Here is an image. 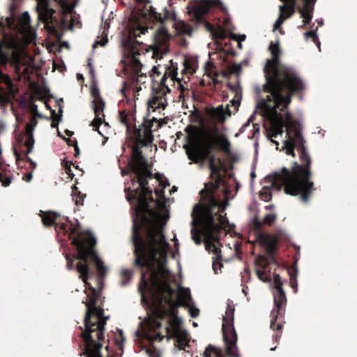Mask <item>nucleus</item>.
Instances as JSON below:
<instances>
[{"label":"nucleus","mask_w":357,"mask_h":357,"mask_svg":"<svg viewBox=\"0 0 357 357\" xmlns=\"http://www.w3.org/2000/svg\"><path fill=\"white\" fill-rule=\"evenodd\" d=\"M266 208H272V206H267Z\"/></svg>","instance_id":"nucleus-51"},{"label":"nucleus","mask_w":357,"mask_h":357,"mask_svg":"<svg viewBox=\"0 0 357 357\" xmlns=\"http://www.w3.org/2000/svg\"><path fill=\"white\" fill-rule=\"evenodd\" d=\"M30 162H31V164L32 165V167L33 168H36V163L32 160H30Z\"/></svg>","instance_id":"nucleus-44"},{"label":"nucleus","mask_w":357,"mask_h":357,"mask_svg":"<svg viewBox=\"0 0 357 357\" xmlns=\"http://www.w3.org/2000/svg\"><path fill=\"white\" fill-rule=\"evenodd\" d=\"M89 66H90V73L91 74V76L93 77L94 76V70L93 68L91 67V63H89Z\"/></svg>","instance_id":"nucleus-42"},{"label":"nucleus","mask_w":357,"mask_h":357,"mask_svg":"<svg viewBox=\"0 0 357 357\" xmlns=\"http://www.w3.org/2000/svg\"><path fill=\"white\" fill-rule=\"evenodd\" d=\"M213 34L218 38H224L226 36L225 31L221 28H218L217 30H215L213 32Z\"/></svg>","instance_id":"nucleus-34"},{"label":"nucleus","mask_w":357,"mask_h":357,"mask_svg":"<svg viewBox=\"0 0 357 357\" xmlns=\"http://www.w3.org/2000/svg\"><path fill=\"white\" fill-rule=\"evenodd\" d=\"M132 274V271L130 269H128V268L122 269L121 276L123 280L124 279L126 280V281L123 280L122 282L123 284H126L127 282L131 278Z\"/></svg>","instance_id":"nucleus-27"},{"label":"nucleus","mask_w":357,"mask_h":357,"mask_svg":"<svg viewBox=\"0 0 357 357\" xmlns=\"http://www.w3.org/2000/svg\"><path fill=\"white\" fill-rule=\"evenodd\" d=\"M305 36L306 39H309L310 38H312L313 39L314 42H316V40L317 39V35L316 32L314 31H312L310 32H306L305 33Z\"/></svg>","instance_id":"nucleus-36"},{"label":"nucleus","mask_w":357,"mask_h":357,"mask_svg":"<svg viewBox=\"0 0 357 357\" xmlns=\"http://www.w3.org/2000/svg\"><path fill=\"white\" fill-rule=\"evenodd\" d=\"M176 190H177V188H176L175 186H174V187L172 188V190H170V192H170V194H171V193H172V192H175V191H176Z\"/></svg>","instance_id":"nucleus-45"},{"label":"nucleus","mask_w":357,"mask_h":357,"mask_svg":"<svg viewBox=\"0 0 357 357\" xmlns=\"http://www.w3.org/2000/svg\"><path fill=\"white\" fill-rule=\"evenodd\" d=\"M193 326H197V323L194 322V323H193Z\"/></svg>","instance_id":"nucleus-52"},{"label":"nucleus","mask_w":357,"mask_h":357,"mask_svg":"<svg viewBox=\"0 0 357 357\" xmlns=\"http://www.w3.org/2000/svg\"><path fill=\"white\" fill-rule=\"evenodd\" d=\"M122 174H126V172H125V171H124V170H122Z\"/></svg>","instance_id":"nucleus-54"},{"label":"nucleus","mask_w":357,"mask_h":357,"mask_svg":"<svg viewBox=\"0 0 357 357\" xmlns=\"http://www.w3.org/2000/svg\"><path fill=\"white\" fill-rule=\"evenodd\" d=\"M234 38L236 40H238L239 42L243 41L245 39V35H235L234 36Z\"/></svg>","instance_id":"nucleus-39"},{"label":"nucleus","mask_w":357,"mask_h":357,"mask_svg":"<svg viewBox=\"0 0 357 357\" xmlns=\"http://www.w3.org/2000/svg\"><path fill=\"white\" fill-rule=\"evenodd\" d=\"M154 43L149 45L147 53L150 54L153 59H160L168 50V42L170 38L167 29L162 25L153 31Z\"/></svg>","instance_id":"nucleus-13"},{"label":"nucleus","mask_w":357,"mask_h":357,"mask_svg":"<svg viewBox=\"0 0 357 357\" xmlns=\"http://www.w3.org/2000/svg\"><path fill=\"white\" fill-rule=\"evenodd\" d=\"M188 308V312L190 314L191 317H196L198 316L199 313V310L195 306H194L192 303H190L189 305H185Z\"/></svg>","instance_id":"nucleus-28"},{"label":"nucleus","mask_w":357,"mask_h":357,"mask_svg":"<svg viewBox=\"0 0 357 357\" xmlns=\"http://www.w3.org/2000/svg\"><path fill=\"white\" fill-rule=\"evenodd\" d=\"M66 172H67L69 175H70V174H71V173H70V169H66Z\"/></svg>","instance_id":"nucleus-46"},{"label":"nucleus","mask_w":357,"mask_h":357,"mask_svg":"<svg viewBox=\"0 0 357 357\" xmlns=\"http://www.w3.org/2000/svg\"><path fill=\"white\" fill-rule=\"evenodd\" d=\"M36 125V120L34 117H32L30 121V123L26 125V132L32 133Z\"/></svg>","instance_id":"nucleus-33"},{"label":"nucleus","mask_w":357,"mask_h":357,"mask_svg":"<svg viewBox=\"0 0 357 357\" xmlns=\"http://www.w3.org/2000/svg\"><path fill=\"white\" fill-rule=\"evenodd\" d=\"M108 42L107 39V34L103 33L100 36H98L96 40L95 41L93 48L95 49L98 45H100L101 47H104Z\"/></svg>","instance_id":"nucleus-26"},{"label":"nucleus","mask_w":357,"mask_h":357,"mask_svg":"<svg viewBox=\"0 0 357 357\" xmlns=\"http://www.w3.org/2000/svg\"><path fill=\"white\" fill-rule=\"evenodd\" d=\"M274 280V301L278 308H280L282 305L286 302V296L284 291L282 289V282L280 277L275 275L273 278Z\"/></svg>","instance_id":"nucleus-18"},{"label":"nucleus","mask_w":357,"mask_h":357,"mask_svg":"<svg viewBox=\"0 0 357 357\" xmlns=\"http://www.w3.org/2000/svg\"><path fill=\"white\" fill-rule=\"evenodd\" d=\"M259 241L269 253L274 252L277 248L278 238L274 235L262 234L259 236Z\"/></svg>","instance_id":"nucleus-19"},{"label":"nucleus","mask_w":357,"mask_h":357,"mask_svg":"<svg viewBox=\"0 0 357 357\" xmlns=\"http://www.w3.org/2000/svg\"><path fill=\"white\" fill-rule=\"evenodd\" d=\"M91 95L93 100L91 102L92 108L94 112L95 118L91 123V126L93 127L94 130L102 136L105 139H107L106 135L109 132L110 126L109 123L105 121V102L100 96V92L97 89L91 90Z\"/></svg>","instance_id":"nucleus-11"},{"label":"nucleus","mask_w":357,"mask_h":357,"mask_svg":"<svg viewBox=\"0 0 357 357\" xmlns=\"http://www.w3.org/2000/svg\"><path fill=\"white\" fill-rule=\"evenodd\" d=\"M98 284H99V288H100V289H102V286H101V281H99V282H98Z\"/></svg>","instance_id":"nucleus-48"},{"label":"nucleus","mask_w":357,"mask_h":357,"mask_svg":"<svg viewBox=\"0 0 357 357\" xmlns=\"http://www.w3.org/2000/svg\"><path fill=\"white\" fill-rule=\"evenodd\" d=\"M32 174L31 173H29L27 174L26 175H25L23 178V179L24 181H26V182H29L31 179H32Z\"/></svg>","instance_id":"nucleus-40"},{"label":"nucleus","mask_w":357,"mask_h":357,"mask_svg":"<svg viewBox=\"0 0 357 357\" xmlns=\"http://www.w3.org/2000/svg\"><path fill=\"white\" fill-rule=\"evenodd\" d=\"M0 84H4L6 89L0 86V103L4 104L10 101L15 93V89L13 86V82L9 76L0 72Z\"/></svg>","instance_id":"nucleus-17"},{"label":"nucleus","mask_w":357,"mask_h":357,"mask_svg":"<svg viewBox=\"0 0 357 357\" xmlns=\"http://www.w3.org/2000/svg\"><path fill=\"white\" fill-rule=\"evenodd\" d=\"M254 115L255 114H252L250 116V117L249 118L248 121H247V123H245L241 128V132H243V130H245V128L247 126H249L250 124V122L252 121L253 118H254Z\"/></svg>","instance_id":"nucleus-37"},{"label":"nucleus","mask_w":357,"mask_h":357,"mask_svg":"<svg viewBox=\"0 0 357 357\" xmlns=\"http://www.w3.org/2000/svg\"><path fill=\"white\" fill-rule=\"evenodd\" d=\"M147 11L151 17L155 18L160 22L165 21L171 22L172 25L178 33H183L189 36L192 34V29L191 26L185 24L183 21L178 20L174 10L164 8L162 12L159 13L155 8L149 5Z\"/></svg>","instance_id":"nucleus-12"},{"label":"nucleus","mask_w":357,"mask_h":357,"mask_svg":"<svg viewBox=\"0 0 357 357\" xmlns=\"http://www.w3.org/2000/svg\"><path fill=\"white\" fill-rule=\"evenodd\" d=\"M251 176H252V178H255V172H252L251 173Z\"/></svg>","instance_id":"nucleus-47"},{"label":"nucleus","mask_w":357,"mask_h":357,"mask_svg":"<svg viewBox=\"0 0 357 357\" xmlns=\"http://www.w3.org/2000/svg\"><path fill=\"white\" fill-rule=\"evenodd\" d=\"M146 32H148L147 27L143 26L138 22L135 23L130 28L128 38L123 39L121 43L124 56L123 62L125 67L132 70L135 74L132 77V88L136 92L142 89L141 85L145 84L147 77L144 73H140L142 65L140 63L138 47L135 42L141 43L137 38L144 35Z\"/></svg>","instance_id":"nucleus-7"},{"label":"nucleus","mask_w":357,"mask_h":357,"mask_svg":"<svg viewBox=\"0 0 357 357\" xmlns=\"http://www.w3.org/2000/svg\"><path fill=\"white\" fill-rule=\"evenodd\" d=\"M269 50L272 58L267 60L264 66L266 79L264 91L269 95L266 98H257L256 109L268 121L267 137L278 146L276 139L282 137L285 127L286 139L283 140L282 149L287 155L294 156V149L298 148L300 158L304 164L294 167L291 172L284 168L267 180L272 183L271 189L280 191L284 186L286 194L301 195L302 200L307 202L313 186V183L309 180L311 160L303 145L300 124L287 112L291 101L290 92L303 89L304 84L294 70L280 63L281 50L278 42L271 43Z\"/></svg>","instance_id":"nucleus-2"},{"label":"nucleus","mask_w":357,"mask_h":357,"mask_svg":"<svg viewBox=\"0 0 357 357\" xmlns=\"http://www.w3.org/2000/svg\"><path fill=\"white\" fill-rule=\"evenodd\" d=\"M76 258L85 262V264L79 262L77 264V271L79 273V278L85 284V293L87 295V299L84 302L87 307L84 319V329L81 333L85 344V354L86 357H102L100 349L102 346L105 324L108 317L103 316L102 310L95 306L99 294L87 282L89 278V268L86 263L89 259L92 261L101 278L106 275L107 268L96 252H78Z\"/></svg>","instance_id":"nucleus-4"},{"label":"nucleus","mask_w":357,"mask_h":357,"mask_svg":"<svg viewBox=\"0 0 357 357\" xmlns=\"http://www.w3.org/2000/svg\"><path fill=\"white\" fill-rule=\"evenodd\" d=\"M257 274L259 278L263 282H266L269 279V277H268V274L266 273V269L257 270Z\"/></svg>","instance_id":"nucleus-31"},{"label":"nucleus","mask_w":357,"mask_h":357,"mask_svg":"<svg viewBox=\"0 0 357 357\" xmlns=\"http://www.w3.org/2000/svg\"><path fill=\"white\" fill-rule=\"evenodd\" d=\"M67 268L68 269H72L73 268V262L72 261L67 264Z\"/></svg>","instance_id":"nucleus-43"},{"label":"nucleus","mask_w":357,"mask_h":357,"mask_svg":"<svg viewBox=\"0 0 357 357\" xmlns=\"http://www.w3.org/2000/svg\"><path fill=\"white\" fill-rule=\"evenodd\" d=\"M260 197L264 202H268L271 200V195L269 189L264 188L260 193Z\"/></svg>","instance_id":"nucleus-29"},{"label":"nucleus","mask_w":357,"mask_h":357,"mask_svg":"<svg viewBox=\"0 0 357 357\" xmlns=\"http://www.w3.org/2000/svg\"><path fill=\"white\" fill-rule=\"evenodd\" d=\"M57 215L52 212H43L41 211V218L43 224L45 226H50L54 223L57 218Z\"/></svg>","instance_id":"nucleus-21"},{"label":"nucleus","mask_w":357,"mask_h":357,"mask_svg":"<svg viewBox=\"0 0 357 357\" xmlns=\"http://www.w3.org/2000/svg\"><path fill=\"white\" fill-rule=\"evenodd\" d=\"M234 307L228 304L225 314L222 315V333L225 350L229 357H240L238 351L237 334L234 328Z\"/></svg>","instance_id":"nucleus-10"},{"label":"nucleus","mask_w":357,"mask_h":357,"mask_svg":"<svg viewBox=\"0 0 357 357\" xmlns=\"http://www.w3.org/2000/svg\"><path fill=\"white\" fill-rule=\"evenodd\" d=\"M220 0H197L191 6L190 13H192L197 21L211 8L221 6Z\"/></svg>","instance_id":"nucleus-16"},{"label":"nucleus","mask_w":357,"mask_h":357,"mask_svg":"<svg viewBox=\"0 0 357 357\" xmlns=\"http://www.w3.org/2000/svg\"><path fill=\"white\" fill-rule=\"evenodd\" d=\"M129 165L137 178L132 180V186L126 188L128 200H137L132 233L136 264L147 267L149 272L142 274L140 291L174 292L169 286L170 273L165 267L169 245L162 231L169 211L161 199L169 183L160 174L152 178L137 145L132 147Z\"/></svg>","instance_id":"nucleus-1"},{"label":"nucleus","mask_w":357,"mask_h":357,"mask_svg":"<svg viewBox=\"0 0 357 357\" xmlns=\"http://www.w3.org/2000/svg\"><path fill=\"white\" fill-rule=\"evenodd\" d=\"M26 133H27V137H26V139L24 142V145L26 147V153H29L30 152H31V151L33 149V144H34V139H33V135L31 132H26Z\"/></svg>","instance_id":"nucleus-24"},{"label":"nucleus","mask_w":357,"mask_h":357,"mask_svg":"<svg viewBox=\"0 0 357 357\" xmlns=\"http://www.w3.org/2000/svg\"><path fill=\"white\" fill-rule=\"evenodd\" d=\"M292 287H293L294 289H295V288H296V285H294V284H292Z\"/></svg>","instance_id":"nucleus-53"},{"label":"nucleus","mask_w":357,"mask_h":357,"mask_svg":"<svg viewBox=\"0 0 357 357\" xmlns=\"http://www.w3.org/2000/svg\"><path fill=\"white\" fill-rule=\"evenodd\" d=\"M183 65H184L183 70L185 71L186 73H188L190 75L195 73L197 66V63L195 61H192L190 59H185L183 63Z\"/></svg>","instance_id":"nucleus-23"},{"label":"nucleus","mask_w":357,"mask_h":357,"mask_svg":"<svg viewBox=\"0 0 357 357\" xmlns=\"http://www.w3.org/2000/svg\"><path fill=\"white\" fill-rule=\"evenodd\" d=\"M77 75H78V77H79V78H81V79H82V78H83L82 75H79V74H78Z\"/></svg>","instance_id":"nucleus-50"},{"label":"nucleus","mask_w":357,"mask_h":357,"mask_svg":"<svg viewBox=\"0 0 357 357\" xmlns=\"http://www.w3.org/2000/svg\"><path fill=\"white\" fill-rule=\"evenodd\" d=\"M177 63L172 60H169L165 67H161L160 65L153 67L151 76L154 82L153 92L147 102L149 112L157 110L160 112L167 107L171 91L169 85L177 82L181 92L185 90L181 79L177 77Z\"/></svg>","instance_id":"nucleus-5"},{"label":"nucleus","mask_w":357,"mask_h":357,"mask_svg":"<svg viewBox=\"0 0 357 357\" xmlns=\"http://www.w3.org/2000/svg\"><path fill=\"white\" fill-rule=\"evenodd\" d=\"M4 45L8 49L13 50V52L9 57L0 47V64L6 65L9 62L18 74L20 73L21 67L24 66V71L27 72L28 68L33 66V59L25 51L20 38L7 37L4 39Z\"/></svg>","instance_id":"nucleus-8"},{"label":"nucleus","mask_w":357,"mask_h":357,"mask_svg":"<svg viewBox=\"0 0 357 357\" xmlns=\"http://www.w3.org/2000/svg\"><path fill=\"white\" fill-rule=\"evenodd\" d=\"M30 22L31 17L28 12L23 13L19 17L18 28L22 35V44L23 46L31 43L36 38V31L31 26Z\"/></svg>","instance_id":"nucleus-15"},{"label":"nucleus","mask_w":357,"mask_h":357,"mask_svg":"<svg viewBox=\"0 0 357 357\" xmlns=\"http://www.w3.org/2000/svg\"><path fill=\"white\" fill-rule=\"evenodd\" d=\"M187 143L183 146L190 160L197 162L204 160L214 144L227 150L229 143L223 134H214L211 130L197 127L189 128Z\"/></svg>","instance_id":"nucleus-6"},{"label":"nucleus","mask_w":357,"mask_h":357,"mask_svg":"<svg viewBox=\"0 0 357 357\" xmlns=\"http://www.w3.org/2000/svg\"><path fill=\"white\" fill-rule=\"evenodd\" d=\"M318 47H319V48L320 47V44H319V43H318Z\"/></svg>","instance_id":"nucleus-55"},{"label":"nucleus","mask_w":357,"mask_h":357,"mask_svg":"<svg viewBox=\"0 0 357 357\" xmlns=\"http://www.w3.org/2000/svg\"><path fill=\"white\" fill-rule=\"evenodd\" d=\"M275 218H276V215L275 213H268L267 215H265L264 218V222L266 225H271L275 220Z\"/></svg>","instance_id":"nucleus-30"},{"label":"nucleus","mask_w":357,"mask_h":357,"mask_svg":"<svg viewBox=\"0 0 357 357\" xmlns=\"http://www.w3.org/2000/svg\"><path fill=\"white\" fill-rule=\"evenodd\" d=\"M135 1L141 4H145L146 6V3L149 4V0H135Z\"/></svg>","instance_id":"nucleus-41"},{"label":"nucleus","mask_w":357,"mask_h":357,"mask_svg":"<svg viewBox=\"0 0 357 357\" xmlns=\"http://www.w3.org/2000/svg\"><path fill=\"white\" fill-rule=\"evenodd\" d=\"M209 166L211 176L215 183L206 184L205 188L200 192L201 201L195 206L192 211L193 227L191 233L192 238L196 244H199L203 237L206 250L213 252L218 259L220 257V251L217 231L218 229L230 228L231 225H229L225 213L228 205L227 201L220 204L213 197V190L218 188L221 180L222 163L220 160L211 157Z\"/></svg>","instance_id":"nucleus-3"},{"label":"nucleus","mask_w":357,"mask_h":357,"mask_svg":"<svg viewBox=\"0 0 357 357\" xmlns=\"http://www.w3.org/2000/svg\"><path fill=\"white\" fill-rule=\"evenodd\" d=\"M36 10L40 20L45 23H58L54 17V10L49 7V0H36ZM61 11V17L59 23H79L73 15L74 5L66 0H58Z\"/></svg>","instance_id":"nucleus-9"},{"label":"nucleus","mask_w":357,"mask_h":357,"mask_svg":"<svg viewBox=\"0 0 357 357\" xmlns=\"http://www.w3.org/2000/svg\"><path fill=\"white\" fill-rule=\"evenodd\" d=\"M129 115L125 112H122L119 114V121L121 123L128 126Z\"/></svg>","instance_id":"nucleus-32"},{"label":"nucleus","mask_w":357,"mask_h":357,"mask_svg":"<svg viewBox=\"0 0 357 357\" xmlns=\"http://www.w3.org/2000/svg\"><path fill=\"white\" fill-rule=\"evenodd\" d=\"M80 195H81V193L79 191H78L77 188L75 185H74L72 188L71 195L77 205L82 204V203H83L82 196L79 197V196Z\"/></svg>","instance_id":"nucleus-25"},{"label":"nucleus","mask_w":357,"mask_h":357,"mask_svg":"<svg viewBox=\"0 0 357 357\" xmlns=\"http://www.w3.org/2000/svg\"><path fill=\"white\" fill-rule=\"evenodd\" d=\"M190 289L188 288H180L176 294V302L181 305H187L192 303Z\"/></svg>","instance_id":"nucleus-20"},{"label":"nucleus","mask_w":357,"mask_h":357,"mask_svg":"<svg viewBox=\"0 0 357 357\" xmlns=\"http://www.w3.org/2000/svg\"><path fill=\"white\" fill-rule=\"evenodd\" d=\"M271 328L275 330V328L279 330L282 328V324L277 323V318H273L271 322Z\"/></svg>","instance_id":"nucleus-35"},{"label":"nucleus","mask_w":357,"mask_h":357,"mask_svg":"<svg viewBox=\"0 0 357 357\" xmlns=\"http://www.w3.org/2000/svg\"><path fill=\"white\" fill-rule=\"evenodd\" d=\"M213 267L215 272L217 273L218 269H220L221 264H220L218 262L214 261L213 264Z\"/></svg>","instance_id":"nucleus-38"},{"label":"nucleus","mask_w":357,"mask_h":357,"mask_svg":"<svg viewBox=\"0 0 357 357\" xmlns=\"http://www.w3.org/2000/svg\"><path fill=\"white\" fill-rule=\"evenodd\" d=\"M204 357H225L222 350L219 348H216L212 346L206 347Z\"/></svg>","instance_id":"nucleus-22"},{"label":"nucleus","mask_w":357,"mask_h":357,"mask_svg":"<svg viewBox=\"0 0 357 357\" xmlns=\"http://www.w3.org/2000/svg\"><path fill=\"white\" fill-rule=\"evenodd\" d=\"M318 23H319V25H322L323 24V21L321 20V21L318 22Z\"/></svg>","instance_id":"nucleus-49"},{"label":"nucleus","mask_w":357,"mask_h":357,"mask_svg":"<svg viewBox=\"0 0 357 357\" xmlns=\"http://www.w3.org/2000/svg\"><path fill=\"white\" fill-rule=\"evenodd\" d=\"M241 100V92L237 89L236 91L235 97L230 101L232 107H234V112H236L240 105ZM233 111L229 109L227 105L225 107L223 106H218L215 108H211L208 110V114L210 116L213 118L218 122H223L227 117L230 116Z\"/></svg>","instance_id":"nucleus-14"}]
</instances>
